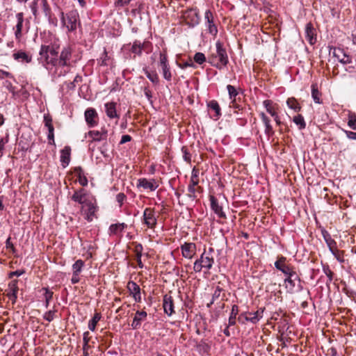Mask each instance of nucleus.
Segmentation results:
<instances>
[{
	"label": "nucleus",
	"mask_w": 356,
	"mask_h": 356,
	"mask_svg": "<svg viewBox=\"0 0 356 356\" xmlns=\"http://www.w3.org/2000/svg\"><path fill=\"white\" fill-rule=\"evenodd\" d=\"M259 116L265 126V134L268 136L273 135L274 131L272 125L270 124V119L264 112L260 113Z\"/></svg>",
	"instance_id": "26"
},
{
	"label": "nucleus",
	"mask_w": 356,
	"mask_h": 356,
	"mask_svg": "<svg viewBox=\"0 0 356 356\" xmlns=\"http://www.w3.org/2000/svg\"><path fill=\"white\" fill-rule=\"evenodd\" d=\"M78 178H79V183L81 186H86L88 185V181L87 177L85 176L84 173L78 176Z\"/></svg>",
	"instance_id": "52"
},
{
	"label": "nucleus",
	"mask_w": 356,
	"mask_h": 356,
	"mask_svg": "<svg viewBox=\"0 0 356 356\" xmlns=\"http://www.w3.org/2000/svg\"><path fill=\"white\" fill-rule=\"evenodd\" d=\"M348 138L350 140H356V132L343 130Z\"/></svg>",
	"instance_id": "56"
},
{
	"label": "nucleus",
	"mask_w": 356,
	"mask_h": 356,
	"mask_svg": "<svg viewBox=\"0 0 356 356\" xmlns=\"http://www.w3.org/2000/svg\"><path fill=\"white\" fill-rule=\"evenodd\" d=\"M163 307L165 314L168 316H171L175 313L174 301L170 295L165 294L163 296Z\"/></svg>",
	"instance_id": "11"
},
{
	"label": "nucleus",
	"mask_w": 356,
	"mask_h": 356,
	"mask_svg": "<svg viewBox=\"0 0 356 356\" xmlns=\"http://www.w3.org/2000/svg\"><path fill=\"white\" fill-rule=\"evenodd\" d=\"M207 106L211 117L215 120H218L220 115L221 110L218 103L215 100H211L208 102Z\"/></svg>",
	"instance_id": "15"
},
{
	"label": "nucleus",
	"mask_w": 356,
	"mask_h": 356,
	"mask_svg": "<svg viewBox=\"0 0 356 356\" xmlns=\"http://www.w3.org/2000/svg\"><path fill=\"white\" fill-rule=\"evenodd\" d=\"M198 184V179H194V175H192L190 184L188 186H193V187H195Z\"/></svg>",
	"instance_id": "64"
},
{
	"label": "nucleus",
	"mask_w": 356,
	"mask_h": 356,
	"mask_svg": "<svg viewBox=\"0 0 356 356\" xmlns=\"http://www.w3.org/2000/svg\"><path fill=\"white\" fill-rule=\"evenodd\" d=\"M71 148L70 146H65L60 151V162L62 166L66 168L70 161Z\"/></svg>",
	"instance_id": "22"
},
{
	"label": "nucleus",
	"mask_w": 356,
	"mask_h": 356,
	"mask_svg": "<svg viewBox=\"0 0 356 356\" xmlns=\"http://www.w3.org/2000/svg\"><path fill=\"white\" fill-rule=\"evenodd\" d=\"M144 46H131L130 51L134 54H140L142 51V47Z\"/></svg>",
	"instance_id": "57"
},
{
	"label": "nucleus",
	"mask_w": 356,
	"mask_h": 356,
	"mask_svg": "<svg viewBox=\"0 0 356 356\" xmlns=\"http://www.w3.org/2000/svg\"><path fill=\"white\" fill-rule=\"evenodd\" d=\"M188 196L191 198L193 200L196 198V188L195 187H193V186H188Z\"/></svg>",
	"instance_id": "47"
},
{
	"label": "nucleus",
	"mask_w": 356,
	"mask_h": 356,
	"mask_svg": "<svg viewBox=\"0 0 356 356\" xmlns=\"http://www.w3.org/2000/svg\"><path fill=\"white\" fill-rule=\"evenodd\" d=\"M316 31L311 23H308L305 28V34L307 42L310 44H314L316 42Z\"/></svg>",
	"instance_id": "21"
},
{
	"label": "nucleus",
	"mask_w": 356,
	"mask_h": 356,
	"mask_svg": "<svg viewBox=\"0 0 356 356\" xmlns=\"http://www.w3.org/2000/svg\"><path fill=\"white\" fill-rule=\"evenodd\" d=\"M88 136L92 138V141L106 140L108 136V131L105 127H102L101 130H92L88 132Z\"/></svg>",
	"instance_id": "12"
},
{
	"label": "nucleus",
	"mask_w": 356,
	"mask_h": 356,
	"mask_svg": "<svg viewBox=\"0 0 356 356\" xmlns=\"http://www.w3.org/2000/svg\"><path fill=\"white\" fill-rule=\"evenodd\" d=\"M213 259L207 255L205 252L202 253L199 259H197L193 265V270L196 273L202 270L208 271L212 267Z\"/></svg>",
	"instance_id": "3"
},
{
	"label": "nucleus",
	"mask_w": 356,
	"mask_h": 356,
	"mask_svg": "<svg viewBox=\"0 0 356 356\" xmlns=\"http://www.w3.org/2000/svg\"><path fill=\"white\" fill-rule=\"evenodd\" d=\"M323 270L324 272V273L327 275V277H328V280L329 282H332V275H333V273L332 272V270L330 269L329 266H323Z\"/></svg>",
	"instance_id": "51"
},
{
	"label": "nucleus",
	"mask_w": 356,
	"mask_h": 356,
	"mask_svg": "<svg viewBox=\"0 0 356 356\" xmlns=\"http://www.w3.org/2000/svg\"><path fill=\"white\" fill-rule=\"evenodd\" d=\"M105 112L106 115L111 118H120V115L117 114L116 111V104L115 102H108L105 105Z\"/></svg>",
	"instance_id": "23"
},
{
	"label": "nucleus",
	"mask_w": 356,
	"mask_h": 356,
	"mask_svg": "<svg viewBox=\"0 0 356 356\" xmlns=\"http://www.w3.org/2000/svg\"><path fill=\"white\" fill-rule=\"evenodd\" d=\"M286 104L290 108L294 110L295 111H299L300 110V106H299V104L293 97L289 98L286 101Z\"/></svg>",
	"instance_id": "38"
},
{
	"label": "nucleus",
	"mask_w": 356,
	"mask_h": 356,
	"mask_svg": "<svg viewBox=\"0 0 356 356\" xmlns=\"http://www.w3.org/2000/svg\"><path fill=\"white\" fill-rule=\"evenodd\" d=\"M285 257H280L275 262V268L286 275H295V273L291 270L290 267L285 264Z\"/></svg>",
	"instance_id": "14"
},
{
	"label": "nucleus",
	"mask_w": 356,
	"mask_h": 356,
	"mask_svg": "<svg viewBox=\"0 0 356 356\" xmlns=\"http://www.w3.org/2000/svg\"><path fill=\"white\" fill-rule=\"evenodd\" d=\"M4 78L14 79V76L8 72L0 70V79H3Z\"/></svg>",
	"instance_id": "54"
},
{
	"label": "nucleus",
	"mask_w": 356,
	"mask_h": 356,
	"mask_svg": "<svg viewBox=\"0 0 356 356\" xmlns=\"http://www.w3.org/2000/svg\"><path fill=\"white\" fill-rule=\"evenodd\" d=\"M17 23L14 27L15 35L17 39H18V42H20V38L22 35V30L24 22V14L23 13H18L16 15Z\"/></svg>",
	"instance_id": "17"
},
{
	"label": "nucleus",
	"mask_w": 356,
	"mask_h": 356,
	"mask_svg": "<svg viewBox=\"0 0 356 356\" xmlns=\"http://www.w3.org/2000/svg\"><path fill=\"white\" fill-rule=\"evenodd\" d=\"M147 314L145 311H137L135 314L131 326L133 330H138L140 327L142 322L147 318Z\"/></svg>",
	"instance_id": "13"
},
{
	"label": "nucleus",
	"mask_w": 356,
	"mask_h": 356,
	"mask_svg": "<svg viewBox=\"0 0 356 356\" xmlns=\"http://www.w3.org/2000/svg\"><path fill=\"white\" fill-rule=\"evenodd\" d=\"M42 3V8L43 10V13L48 18L49 22H51V8L47 2V0H41Z\"/></svg>",
	"instance_id": "30"
},
{
	"label": "nucleus",
	"mask_w": 356,
	"mask_h": 356,
	"mask_svg": "<svg viewBox=\"0 0 356 356\" xmlns=\"http://www.w3.org/2000/svg\"><path fill=\"white\" fill-rule=\"evenodd\" d=\"M18 280H12L8 284L9 292L8 293V297L10 300L12 301L13 303H15L17 300V293L18 291V286H17Z\"/></svg>",
	"instance_id": "19"
},
{
	"label": "nucleus",
	"mask_w": 356,
	"mask_h": 356,
	"mask_svg": "<svg viewBox=\"0 0 356 356\" xmlns=\"http://www.w3.org/2000/svg\"><path fill=\"white\" fill-rule=\"evenodd\" d=\"M67 21L63 12L60 13L61 22L67 27L68 31H72L76 29V24L79 20V14L76 11L72 10L67 14Z\"/></svg>",
	"instance_id": "4"
},
{
	"label": "nucleus",
	"mask_w": 356,
	"mask_h": 356,
	"mask_svg": "<svg viewBox=\"0 0 356 356\" xmlns=\"http://www.w3.org/2000/svg\"><path fill=\"white\" fill-rule=\"evenodd\" d=\"M238 306H236L235 305H233L232 308V312H231V314H230V316L229 318V324L230 325L235 324L236 316L238 314Z\"/></svg>",
	"instance_id": "39"
},
{
	"label": "nucleus",
	"mask_w": 356,
	"mask_h": 356,
	"mask_svg": "<svg viewBox=\"0 0 356 356\" xmlns=\"http://www.w3.org/2000/svg\"><path fill=\"white\" fill-rule=\"evenodd\" d=\"M25 273L24 270H17L15 271H12L8 274V277L12 278L13 276H21Z\"/></svg>",
	"instance_id": "55"
},
{
	"label": "nucleus",
	"mask_w": 356,
	"mask_h": 356,
	"mask_svg": "<svg viewBox=\"0 0 356 356\" xmlns=\"http://www.w3.org/2000/svg\"><path fill=\"white\" fill-rule=\"evenodd\" d=\"M3 86L6 88L13 96L16 95L15 88L12 85L11 82L9 81H6L3 83Z\"/></svg>",
	"instance_id": "46"
},
{
	"label": "nucleus",
	"mask_w": 356,
	"mask_h": 356,
	"mask_svg": "<svg viewBox=\"0 0 356 356\" xmlns=\"http://www.w3.org/2000/svg\"><path fill=\"white\" fill-rule=\"evenodd\" d=\"M127 288L129 292V295L133 297L136 302H141V289L140 286L134 281H129Z\"/></svg>",
	"instance_id": "8"
},
{
	"label": "nucleus",
	"mask_w": 356,
	"mask_h": 356,
	"mask_svg": "<svg viewBox=\"0 0 356 356\" xmlns=\"http://www.w3.org/2000/svg\"><path fill=\"white\" fill-rule=\"evenodd\" d=\"M83 205L87 208L86 218L88 222H91L93 220V218L95 216V213L98 209L96 200L93 199H89Z\"/></svg>",
	"instance_id": "10"
},
{
	"label": "nucleus",
	"mask_w": 356,
	"mask_h": 356,
	"mask_svg": "<svg viewBox=\"0 0 356 356\" xmlns=\"http://www.w3.org/2000/svg\"><path fill=\"white\" fill-rule=\"evenodd\" d=\"M161 67L162 73L163 78L168 81H170L172 79V74L170 70L169 64L165 65H160Z\"/></svg>",
	"instance_id": "37"
},
{
	"label": "nucleus",
	"mask_w": 356,
	"mask_h": 356,
	"mask_svg": "<svg viewBox=\"0 0 356 356\" xmlns=\"http://www.w3.org/2000/svg\"><path fill=\"white\" fill-rule=\"evenodd\" d=\"M181 152L183 154V159L187 162L188 163H191V154L188 152V147L186 146H183L181 147Z\"/></svg>",
	"instance_id": "40"
},
{
	"label": "nucleus",
	"mask_w": 356,
	"mask_h": 356,
	"mask_svg": "<svg viewBox=\"0 0 356 356\" xmlns=\"http://www.w3.org/2000/svg\"><path fill=\"white\" fill-rule=\"evenodd\" d=\"M320 95H321V93L318 90L317 85L314 84V83L312 84V97L314 101L317 104L321 103Z\"/></svg>",
	"instance_id": "35"
},
{
	"label": "nucleus",
	"mask_w": 356,
	"mask_h": 356,
	"mask_svg": "<svg viewBox=\"0 0 356 356\" xmlns=\"http://www.w3.org/2000/svg\"><path fill=\"white\" fill-rule=\"evenodd\" d=\"M263 105L266 109V111L271 115L275 114L277 113L276 109L273 104V102L271 100H264L263 102Z\"/></svg>",
	"instance_id": "33"
},
{
	"label": "nucleus",
	"mask_w": 356,
	"mask_h": 356,
	"mask_svg": "<svg viewBox=\"0 0 356 356\" xmlns=\"http://www.w3.org/2000/svg\"><path fill=\"white\" fill-rule=\"evenodd\" d=\"M144 224L150 229H154L157 223L154 211L151 208H146L143 212Z\"/></svg>",
	"instance_id": "6"
},
{
	"label": "nucleus",
	"mask_w": 356,
	"mask_h": 356,
	"mask_svg": "<svg viewBox=\"0 0 356 356\" xmlns=\"http://www.w3.org/2000/svg\"><path fill=\"white\" fill-rule=\"evenodd\" d=\"M59 47L60 46H41L38 60L46 68L58 65Z\"/></svg>",
	"instance_id": "1"
},
{
	"label": "nucleus",
	"mask_w": 356,
	"mask_h": 356,
	"mask_svg": "<svg viewBox=\"0 0 356 356\" xmlns=\"http://www.w3.org/2000/svg\"><path fill=\"white\" fill-rule=\"evenodd\" d=\"M330 54L332 53L338 60L343 64L350 63L351 62L350 56L347 54L341 46H329Z\"/></svg>",
	"instance_id": "5"
},
{
	"label": "nucleus",
	"mask_w": 356,
	"mask_h": 356,
	"mask_svg": "<svg viewBox=\"0 0 356 356\" xmlns=\"http://www.w3.org/2000/svg\"><path fill=\"white\" fill-rule=\"evenodd\" d=\"M181 250L184 257L191 259L196 254L197 247L193 243H184L181 245Z\"/></svg>",
	"instance_id": "9"
},
{
	"label": "nucleus",
	"mask_w": 356,
	"mask_h": 356,
	"mask_svg": "<svg viewBox=\"0 0 356 356\" xmlns=\"http://www.w3.org/2000/svg\"><path fill=\"white\" fill-rule=\"evenodd\" d=\"M293 276V275H288V277L284 280L286 287L289 288L290 290H293V287L295 286L294 281L292 280Z\"/></svg>",
	"instance_id": "45"
},
{
	"label": "nucleus",
	"mask_w": 356,
	"mask_h": 356,
	"mask_svg": "<svg viewBox=\"0 0 356 356\" xmlns=\"http://www.w3.org/2000/svg\"><path fill=\"white\" fill-rule=\"evenodd\" d=\"M325 241L328 245L330 250L332 252H334V248L336 245V242L331 238V236L328 234L327 232L323 233Z\"/></svg>",
	"instance_id": "34"
},
{
	"label": "nucleus",
	"mask_w": 356,
	"mask_h": 356,
	"mask_svg": "<svg viewBox=\"0 0 356 356\" xmlns=\"http://www.w3.org/2000/svg\"><path fill=\"white\" fill-rule=\"evenodd\" d=\"M127 227V225L124 222L112 224L108 228V234L109 236H121L122 232Z\"/></svg>",
	"instance_id": "18"
},
{
	"label": "nucleus",
	"mask_w": 356,
	"mask_h": 356,
	"mask_svg": "<svg viewBox=\"0 0 356 356\" xmlns=\"http://www.w3.org/2000/svg\"><path fill=\"white\" fill-rule=\"evenodd\" d=\"M6 248L7 249H10L11 252L15 254L16 252V249L13 245V243L11 242V238L9 236L6 241Z\"/></svg>",
	"instance_id": "48"
},
{
	"label": "nucleus",
	"mask_w": 356,
	"mask_h": 356,
	"mask_svg": "<svg viewBox=\"0 0 356 356\" xmlns=\"http://www.w3.org/2000/svg\"><path fill=\"white\" fill-rule=\"evenodd\" d=\"M83 341L84 347H89L88 342L90 341V338H89V332H85L83 333Z\"/></svg>",
	"instance_id": "58"
},
{
	"label": "nucleus",
	"mask_w": 356,
	"mask_h": 356,
	"mask_svg": "<svg viewBox=\"0 0 356 356\" xmlns=\"http://www.w3.org/2000/svg\"><path fill=\"white\" fill-rule=\"evenodd\" d=\"M210 200V206L212 211L217 215V216L220 219L222 217V208L218 204V201L217 198L213 195H209Z\"/></svg>",
	"instance_id": "20"
},
{
	"label": "nucleus",
	"mask_w": 356,
	"mask_h": 356,
	"mask_svg": "<svg viewBox=\"0 0 356 356\" xmlns=\"http://www.w3.org/2000/svg\"><path fill=\"white\" fill-rule=\"evenodd\" d=\"M84 117L88 127H95L98 124V114L95 108H87L85 111Z\"/></svg>",
	"instance_id": "7"
},
{
	"label": "nucleus",
	"mask_w": 356,
	"mask_h": 356,
	"mask_svg": "<svg viewBox=\"0 0 356 356\" xmlns=\"http://www.w3.org/2000/svg\"><path fill=\"white\" fill-rule=\"evenodd\" d=\"M13 58L15 60L29 63L31 60V56L24 51H17L13 54Z\"/></svg>",
	"instance_id": "28"
},
{
	"label": "nucleus",
	"mask_w": 356,
	"mask_h": 356,
	"mask_svg": "<svg viewBox=\"0 0 356 356\" xmlns=\"http://www.w3.org/2000/svg\"><path fill=\"white\" fill-rule=\"evenodd\" d=\"M79 281H80L79 274L72 273V277L71 278L72 284H75L79 282Z\"/></svg>",
	"instance_id": "60"
},
{
	"label": "nucleus",
	"mask_w": 356,
	"mask_h": 356,
	"mask_svg": "<svg viewBox=\"0 0 356 356\" xmlns=\"http://www.w3.org/2000/svg\"><path fill=\"white\" fill-rule=\"evenodd\" d=\"M133 245H134V252L136 254V257H142L143 255V248L142 244L138 243L137 242H134Z\"/></svg>",
	"instance_id": "41"
},
{
	"label": "nucleus",
	"mask_w": 356,
	"mask_h": 356,
	"mask_svg": "<svg viewBox=\"0 0 356 356\" xmlns=\"http://www.w3.org/2000/svg\"><path fill=\"white\" fill-rule=\"evenodd\" d=\"M137 186L142 187L144 189H149L150 191H153L158 188L159 185L153 179L148 180L145 178H141L138 180Z\"/></svg>",
	"instance_id": "16"
},
{
	"label": "nucleus",
	"mask_w": 356,
	"mask_h": 356,
	"mask_svg": "<svg viewBox=\"0 0 356 356\" xmlns=\"http://www.w3.org/2000/svg\"><path fill=\"white\" fill-rule=\"evenodd\" d=\"M47 138L49 140V144L54 145V131H48Z\"/></svg>",
	"instance_id": "59"
},
{
	"label": "nucleus",
	"mask_w": 356,
	"mask_h": 356,
	"mask_svg": "<svg viewBox=\"0 0 356 356\" xmlns=\"http://www.w3.org/2000/svg\"><path fill=\"white\" fill-rule=\"evenodd\" d=\"M72 200L81 204H84L89 199L86 198V193L85 190L81 188L74 192L72 196Z\"/></svg>",
	"instance_id": "24"
},
{
	"label": "nucleus",
	"mask_w": 356,
	"mask_h": 356,
	"mask_svg": "<svg viewBox=\"0 0 356 356\" xmlns=\"http://www.w3.org/2000/svg\"><path fill=\"white\" fill-rule=\"evenodd\" d=\"M227 90L230 100L229 108H232L234 110V113L238 115L240 114V111L243 110V107L240 104V102H241L240 88L232 85H227Z\"/></svg>",
	"instance_id": "2"
},
{
	"label": "nucleus",
	"mask_w": 356,
	"mask_h": 356,
	"mask_svg": "<svg viewBox=\"0 0 356 356\" xmlns=\"http://www.w3.org/2000/svg\"><path fill=\"white\" fill-rule=\"evenodd\" d=\"M71 57V49L70 47H65L60 55L58 58V64L62 66L67 65V61L70 60Z\"/></svg>",
	"instance_id": "25"
},
{
	"label": "nucleus",
	"mask_w": 356,
	"mask_h": 356,
	"mask_svg": "<svg viewBox=\"0 0 356 356\" xmlns=\"http://www.w3.org/2000/svg\"><path fill=\"white\" fill-rule=\"evenodd\" d=\"M131 140V137L129 135H123L121 138L120 144H124Z\"/></svg>",
	"instance_id": "61"
},
{
	"label": "nucleus",
	"mask_w": 356,
	"mask_h": 356,
	"mask_svg": "<svg viewBox=\"0 0 356 356\" xmlns=\"http://www.w3.org/2000/svg\"><path fill=\"white\" fill-rule=\"evenodd\" d=\"M143 72L149 80L154 84H158L159 79L157 73L154 70H148L147 68L143 69Z\"/></svg>",
	"instance_id": "29"
},
{
	"label": "nucleus",
	"mask_w": 356,
	"mask_h": 356,
	"mask_svg": "<svg viewBox=\"0 0 356 356\" xmlns=\"http://www.w3.org/2000/svg\"><path fill=\"white\" fill-rule=\"evenodd\" d=\"M127 199V196L123 193H119L116 195V201L119 203L120 207H121L124 200Z\"/></svg>",
	"instance_id": "49"
},
{
	"label": "nucleus",
	"mask_w": 356,
	"mask_h": 356,
	"mask_svg": "<svg viewBox=\"0 0 356 356\" xmlns=\"http://www.w3.org/2000/svg\"><path fill=\"white\" fill-rule=\"evenodd\" d=\"M194 61L201 65L206 61V57L204 54L197 52L194 56Z\"/></svg>",
	"instance_id": "43"
},
{
	"label": "nucleus",
	"mask_w": 356,
	"mask_h": 356,
	"mask_svg": "<svg viewBox=\"0 0 356 356\" xmlns=\"http://www.w3.org/2000/svg\"><path fill=\"white\" fill-rule=\"evenodd\" d=\"M262 312H263V311H261V312L257 311L256 312H254V313L250 312V313L245 314L244 318L246 321H250L252 323H256L261 318Z\"/></svg>",
	"instance_id": "27"
},
{
	"label": "nucleus",
	"mask_w": 356,
	"mask_h": 356,
	"mask_svg": "<svg viewBox=\"0 0 356 356\" xmlns=\"http://www.w3.org/2000/svg\"><path fill=\"white\" fill-rule=\"evenodd\" d=\"M159 56H160V60H159L160 65H168V62L165 49H164L163 51H160Z\"/></svg>",
	"instance_id": "44"
},
{
	"label": "nucleus",
	"mask_w": 356,
	"mask_h": 356,
	"mask_svg": "<svg viewBox=\"0 0 356 356\" xmlns=\"http://www.w3.org/2000/svg\"><path fill=\"white\" fill-rule=\"evenodd\" d=\"M293 122L298 127L299 129H303L306 127L304 118L301 115L295 116L293 119Z\"/></svg>",
	"instance_id": "36"
},
{
	"label": "nucleus",
	"mask_w": 356,
	"mask_h": 356,
	"mask_svg": "<svg viewBox=\"0 0 356 356\" xmlns=\"http://www.w3.org/2000/svg\"><path fill=\"white\" fill-rule=\"evenodd\" d=\"M85 266V262L81 259L76 260L72 265V273L79 274L82 271L83 268Z\"/></svg>",
	"instance_id": "32"
},
{
	"label": "nucleus",
	"mask_w": 356,
	"mask_h": 356,
	"mask_svg": "<svg viewBox=\"0 0 356 356\" xmlns=\"http://www.w3.org/2000/svg\"><path fill=\"white\" fill-rule=\"evenodd\" d=\"M44 123L45 127L52 124V118L49 115L47 114L44 115Z\"/></svg>",
	"instance_id": "62"
},
{
	"label": "nucleus",
	"mask_w": 356,
	"mask_h": 356,
	"mask_svg": "<svg viewBox=\"0 0 356 356\" xmlns=\"http://www.w3.org/2000/svg\"><path fill=\"white\" fill-rule=\"evenodd\" d=\"M102 318L100 313H95L91 320L88 322V329L92 332L95 330L97 323Z\"/></svg>",
	"instance_id": "31"
},
{
	"label": "nucleus",
	"mask_w": 356,
	"mask_h": 356,
	"mask_svg": "<svg viewBox=\"0 0 356 356\" xmlns=\"http://www.w3.org/2000/svg\"><path fill=\"white\" fill-rule=\"evenodd\" d=\"M180 67L181 68L184 69V68L188 67H195V66L193 62L191 60H190L188 61H186V62L184 63Z\"/></svg>",
	"instance_id": "63"
},
{
	"label": "nucleus",
	"mask_w": 356,
	"mask_h": 356,
	"mask_svg": "<svg viewBox=\"0 0 356 356\" xmlns=\"http://www.w3.org/2000/svg\"><path fill=\"white\" fill-rule=\"evenodd\" d=\"M348 127L353 129L356 130V115L354 113H350L348 115Z\"/></svg>",
	"instance_id": "42"
},
{
	"label": "nucleus",
	"mask_w": 356,
	"mask_h": 356,
	"mask_svg": "<svg viewBox=\"0 0 356 356\" xmlns=\"http://www.w3.org/2000/svg\"><path fill=\"white\" fill-rule=\"evenodd\" d=\"M44 318L49 322H51L54 318V311H48L44 314Z\"/></svg>",
	"instance_id": "53"
},
{
	"label": "nucleus",
	"mask_w": 356,
	"mask_h": 356,
	"mask_svg": "<svg viewBox=\"0 0 356 356\" xmlns=\"http://www.w3.org/2000/svg\"><path fill=\"white\" fill-rule=\"evenodd\" d=\"M42 289L45 291L44 296L46 302H50L53 298V292L49 291L47 288H43Z\"/></svg>",
	"instance_id": "50"
}]
</instances>
